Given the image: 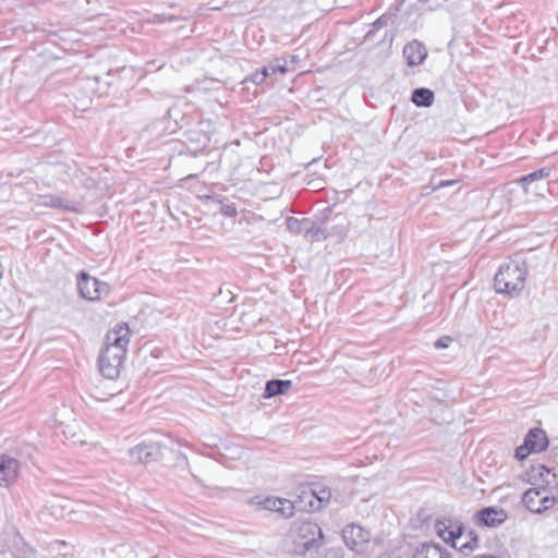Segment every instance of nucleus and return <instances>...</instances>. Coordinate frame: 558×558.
I'll use <instances>...</instances> for the list:
<instances>
[{"label": "nucleus", "instance_id": "1", "mask_svg": "<svg viewBox=\"0 0 558 558\" xmlns=\"http://www.w3.org/2000/svg\"><path fill=\"white\" fill-rule=\"evenodd\" d=\"M130 342V329L119 324L106 335L105 345L98 357L100 373L108 379L119 377Z\"/></svg>", "mask_w": 558, "mask_h": 558}, {"label": "nucleus", "instance_id": "2", "mask_svg": "<svg viewBox=\"0 0 558 558\" xmlns=\"http://www.w3.org/2000/svg\"><path fill=\"white\" fill-rule=\"evenodd\" d=\"M434 529L444 542L464 555L473 553L478 547L477 534L472 530L465 531L458 520L446 517L437 519Z\"/></svg>", "mask_w": 558, "mask_h": 558}, {"label": "nucleus", "instance_id": "3", "mask_svg": "<svg viewBox=\"0 0 558 558\" xmlns=\"http://www.w3.org/2000/svg\"><path fill=\"white\" fill-rule=\"evenodd\" d=\"M526 275L527 269L523 260H507L499 267L495 275V291L510 298L518 296L525 287Z\"/></svg>", "mask_w": 558, "mask_h": 558}, {"label": "nucleus", "instance_id": "4", "mask_svg": "<svg viewBox=\"0 0 558 558\" xmlns=\"http://www.w3.org/2000/svg\"><path fill=\"white\" fill-rule=\"evenodd\" d=\"M294 551L305 555L312 549H317L323 544L322 529L312 521H299L292 529Z\"/></svg>", "mask_w": 558, "mask_h": 558}, {"label": "nucleus", "instance_id": "5", "mask_svg": "<svg viewBox=\"0 0 558 558\" xmlns=\"http://www.w3.org/2000/svg\"><path fill=\"white\" fill-rule=\"evenodd\" d=\"M77 290L80 295L88 301H99L110 292L106 282L92 277L85 271H81L77 277Z\"/></svg>", "mask_w": 558, "mask_h": 558}, {"label": "nucleus", "instance_id": "6", "mask_svg": "<svg viewBox=\"0 0 558 558\" xmlns=\"http://www.w3.org/2000/svg\"><path fill=\"white\" fill-rule=\"evenodd\" d=\"M5 542H9L7 551H10L13 558H37L36 550L24 541L14 527L5 529Z\"/></svg>", "mask_w": 558, "mask_h": 558}, {"label": "nucleus", "instance_id": "7", "mask_svg": "<svg viewBox=\"0 0 558 558\" xmlns=\"http://www.w3.org/2000/svg\"><path fill=\"white\" fill-rule=\"evenodd\" d=\"M345 545L355 553H363L371 539V533L356 524H350L342 531Z\"/></svg>", "mask_w": 558, "mask_h": 558}, {"label": "nucleus", "instance_id": "8", "mask_svg": "<svg viewBox=\"0 0 558 558\" xmlns=\"http://www.w3.org/2000/svg\"><path fill=\"white\" fill-rule=\"evenodd\" d=\"M162 448L158 442H141L130 449V458L134 462L148 463L158 460Z\"/></svg>", "mask_w": 558, "mask_h": 558}, {"label": "nucleus", "instance_id": "9", "mask_svg": "<svg viewBox=\"0 0 558 558\" xmlns=\"http://www.w3.org/2000/svg\"><path fill=\"white\" fill-rule=\"evenodd\" d=\"M477 524L488 527H496L508 519V513L499 507H486L476 512Z\"/></svg>", "mask_w": 558, "mask_h": 558}, {"label": "nucleus", "instance_id": "10", "mask_svg": "<svg viewBox=\"0 0 558 558\" xmlns=\"http://www.w3.org/2000/svg\"><path fill=\"white\" fill-rule=\"evenodd\" d=\"M20 469L19 461L4 453H0V485L9 486L16 477Z\"/></svg>", "mask_w": 558, "mask_h": 558}, {"label": "nucleus", "instance_id": "11", "mask_svg": "<svg viewBox=\"0 0 558 558\" xmlns=\"http://www.w3.org/2000/svg\"><path fill=\"white\" fill-rule=\"evenodd\" d=\"M403 56L407 59L408 65L415 66L423 63L426 59L427 49L422 43L413 40L404 46Z\"/></svg>", "mask_w": 558, "mask_h": 558}, {"label": "nucleus", "instance_id": "12", "mask_svg": "<svg viewBox=\"0 0 558 558\" xmlns=\"http://www.w3.org/2000/svg\"><path fill=\"white\" fill-rule=\"evenodd\" d=\"M524 441L535 453L543 452L547 449L549 440L547 434L542 428H532L524 437Z\"/></svg>", "mask_w": 558, "mask_h": 558}, {"label": "nucleus", "instance_id": "13", "mask_svg": "<svg viewBox=\"0 0 558 558\" xmlns=\"http://www.w3.org/2000/svg\"><path fill=\"white\" fill-rule=\"evenodd\" d=\"M411 558H451V555L437 544L424 543L414 550Z\"/></svg>", "mask_w": 558, "mask_h": 558}, {"label": "nucleus", "instance_id": "14", "mask_svg": "<svg viewBox=\"0 0 558 558\" xmlns=\"http://www.w3.org/2000/svg\"><path fill=\"white\" fill-rule=\"evenodd\" d=\"M294 501L300 510L311 512L319 510V501L315 499V488L313 487H303Z\"/></svg>", "mask_w": 558, "mask_h": 558}, {"label": "nucleus", "instance_id": "15", "mask_svg": "<svg viewBox=\"0 0 558 558\" xmlns=\"http://www.w3.org/2000/svg\"><path fill=\"white\" fill-rule=\"evenodd\" d=\"M43 206L58 208L65 211H77L76 204L70 201H66L58 195H46L41 198Z\"/></svg>", "mask_w": 558, "mask_h": 558}, {"label": "nucleus", "instance_id": "16", "mask_svg": "<svg viewBox=\"0 0 558 558\" xmlns=\"http://www.w3.org/2000/svg\"><path fill=\"white\" fill-rule=\"evenodd\" d=\"M292 387L291 380L272 379L266 383L263 397L268 399L287 392Z\"/></svg>", "mask_w": 558, "mask_h": 558}, {"label": "nucleus", "instance_id": "17", "mask_svg": "<svg viewBox=\"0 0 558 558\" xmlns=\"http://www.w3.org/2000/svg\"><path fill=\"white\" fill-rule=\"evenodd\" d=\"M542 493H545L544 485L529 488L523 494L522 501L531 512L536 513V509L539 507V504L537 501H539Z\"/></svg>", "mask_w": 558, "mask_h": 558}, {"label": "nucleus", "instance_id": "18", "mask_svg": "<svg viewBox=\"0 0 558 558\" xmlns=\"http://www.w3.org/2000/svg\"><path fill=\"white\" fill-rule=\"evenodd\" d=\"M411 100L417 107H430L434 101V93L428 88H416L412 93Z\"/></svg>", "mask_w": 558, "mask_h": 558}, {"label": "nucleus", "instance_id": "19", "mask_svg": "<svg viewBox=\"0 0 558 558\" xmlns=\"http://www.w3.org/2000/svg\"><path fill=\"white\" fill-rule=\"evenodd\" d=\"M323 221L319 223L310 219V225L305 228V236L311 241H322L327 238L326 230L322 227Z\"/></svg>", "mask_w": 558, "mask_h": 558}, {"label": "nucleus", "instance_id": "20", "mask_svg": "<svg viewBox=\"0 0 558 558\" xmlns=\"http://www.w3.org/2000/svg\"><path fill=\"white\" fill-rule=\"evenodd\" d=\"M551 174L550 167H543L534 172H531L519 180L520 185L526 189L527 185L534 181L546 179Z\"/></svg>", "mask_w": 558, "mask_h": 558}, {"label": "nucleus", "instance_id": "21", "mask_svg": "<svg viewBox=\"0 0 558 558\" xmlns=\"http://www.w3.org/2000/svg\"><path fill=\"white\" fill-rule=\"evenodd\" d=\"M265 69L267 70L269 76H272L277 73L284 74L288 72V60L284 58L276 59L269 64L265 65Z\"/></svg>", "mask_w": 558, "mask_h": 558}, {"label": "nucleus", "instance_id": "22", "mask_svg": "<svg viewBox=\"0 0 558 558\" xmlns=\"http://www.w3.org/2000/svg\"><path fill=\"white\" fill-rule=\"evenodd\" d=\"M310 225V219H298L294 217H289L287 219V227L290 231L294 233H301L305 231V228Z\"/></svg>", "mask_w": 558, "mask_h": 558}, {"label": "nucleus", "instance_id": "23", "mask_svg": "<svg viewBox=\"0 0 558 558\" xmlns=\"http://www.w3.org/2000/svg\"><path fill=\"white\" fill-rule=\"evenodd\" d=\"M537 502L539 504V507L536 509V513L541 514L554 507L556 504V498L551 496L548 489L545 487V493H542L541 499Z\"/></svg>", "mask_w": 558, "mask_h": 558}, {"label": "nucleus", "instance_id": "24", "mask_svg": "<svg viewBox=\"0 0 558 558\" xmlns=\"http://www.w3.org/2000/svg\"><path fill=\"white\" fill-rule=\"evenodd\" d=\"M282 504V498L267 497L259 502V505L270 511L279 512V507Z\"/></svg>", "mask_w": 558, "mask_h": 558}, {"label": "nucleus", "instance_id": "25", "mask_svg": "<svg viewBox=\"0 0 558 558\" xmlns=\"http://www.w3.org/2000/svg\"><path fill=\"white\" fill-rule=\"evenodd\" d=\"M298 508L295 501H291L282 498V504L279 507V512L284 518H290L294 514V510Z\"/></svg>", "mask_w": 558, "mask_h": 558}, {"label": "nucleus", "instance_id": "26", "mask_svg": "<svg viewBox=\"0 0 558 558\" xmlns=\"http://www.w3.org/2000/svg\"><path fill=\"white\" fill-rule=\"evenodd\" d=\"M536 476L544 477L543 481L547 485H549L551 483V480H549V477H551L554 480L555 474H551L550 470L547 469L545 465H538V466L533 469L532 477L535 478Z\"/></svg>", "mask_w": 558, "mask_h": 558}, {"label": "nucleus", "instance_id": "27", "mask_svg": "<svg viewBox=\"0 0 558 558\" xmlns=\"http://www.w3.org/2000/svg\"><path fill=\"white\" fill-rule=\"evenodd\" d=\"M331 493L328 488H315V499L319 501V510L329 501Z\"/></svg>", "mask_w": 558, "mask_h": 558}, {"label": "nucleus", "instance_id": "28", "mask_svg": "<svg viewBox=\"0 0 558 558\" xmlns=\"http://www.w3.org/2000/svg\"><path fill=\"white\" fill-rule=\"evenodd\" d=\"M269 77L267 70L265 66L260 71H255L250 78H246V81H251L252 83L256 85H260L265 82V80Z\"/></svg>", "mask_w": 558, "mask_h": 558}, {"label": "nucleus", "instance_id": "29", "mask_svg": "<svg viewBox=\"0 0 558 558\" xmlns=\"http://www.w3.org/2000/svg\"><path fill=\"white\" fill-rule=\"evenodd\" d=\"M532 452L533 451L530 450V447L527 446V444L525 441H523V444L515 449L514 456L518 460L521 461V460H524L525 458H527V456Z\"/></svg>", "mask_w": 558, "mask_h": 558}, {"label": "nucleus", "instance_id": "30", "mask_svg": "<svg viewBox=\"0 0 558 558\" xmlns=\"http://www.w3.org/2000/svg\"><path fill=\"white\" fill-rule=\"evenodd\" d=\"M221 213L227 217H235L238 215L236 206L233 203L223 204Z\"/></svg>", "mask_w": 558, "mask_h": 558}, {"label": "nucleus", "instance_id": "31", "mask_svg": "<svg viewBox=\"0 0 558 558\" xmlns=\"http://www.w3.org/2000/svg\"><path fill=\"white\" fill-rule=\"evenodd\" d=\"M452 342V338L450 336H442L435 342L436 349H446Z\"/></svg>", "mask_w": 558, "mask_h": 558}, {"label": "nucleus", "instance_id": "32", "mask_svg": "<svg viewBox=\"0 0 558 558\" xmlns=\"http://www.w3.org/2000/svg\"><path fill=\"white\" fill-rule=\"evenodd\" d=\"M9 546V542H5V530L0 536V556L7 553V547Z\"/></svg>", "mask_w": 558, "mask_h": 558}, {"label": "nucleus", "instance_id": "33", "mask_svg": "<svg viewBox=\"0 0 558 558\" xmlns=\"http://www.w3.org/2000/svg\"><path fill=\"white\" fill-rule=\"evenodd\" d=\"M459 180H444V181H440L436 186H435V190H439V189H442V187H447V186H451L456 183H458Z\"/></svg>", "mask_w": 558, "mask_h": 558}, {"label": "nucleus", "instance_id": "34", "mask_svg": "<svg viewBox=\"0 0 558 558\" xmlns=\"http://www.w3.org/2000/svg\"><path fill=\"white\" fill-rule=\"evenodd\" d=\"M387 20H388V17H387V16H385V15H383V16L378 17V19L374 22L373 26H374L376 29H378V28L383 27V26L387 23Z\"/></svg>", "mask_w": 558, "mask_h": 558}, {"label": "nucleus", "instance_id": "35", "mask_svg": "<svg viewBox=\"0 0 558 558\" xmlns=\"http://www.w3.org/2000/svg\"><path fill=\"white\" fill-rule=\"evenodd\" d=\"M156 20L160 21V22H165V21H173L175 20L173 16H169L168 19H166L165 15H156L155 16Z\"/></svg>", "mask_w": 558, "mask_h": 558}, {"label": "nucleus", "instance_id": "36", "mask_svg": "<svg viewBox=\"0 0 558 558\" xmlns=\"http://www.w3.org/2000/svg\"><path fill=\"white\" fill-rule=\"evenodd\" d=\"M474 558H495V557L490 556V555H481V556H476Z\"/></svg>", "mask_w": 558, "mask_h": 558}, {"label": "nucleus", "instance_id": "37", "mask_svg": "<svg viewBox=\"0 0 558 558\" xmlns=\"http://www.w3.org/2000/svg\"><path fill=\"white\" fill-rule=\"evenodd\" d=\"M296 61V57L295 56H292L291 57V62H295Z\"/></svg>", "mask_w": 558, "mask_h": 558}, {"label": "nucleus", "instance_id": "38", "mask_svg": "<svg viewBox=\"0 0 558 558\" xmlns=\"http://www.w3.org/2000/svg\"><path fill=\"white\" fill-rule=\"evenodd\" d=\"M468 541H469V538H462V539L460 541V544H461V543H466Z\"/></svg>", "mask_w": 558, "mask_h": 558}]
</instances>
